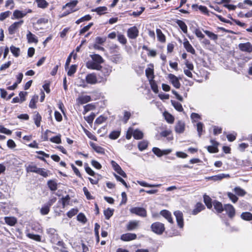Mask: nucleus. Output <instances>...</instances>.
Listing matches in <instances>:
<instances>
[{
    "label": "nucleus",
    "instance_id": "1",
    "mask_svg": "<svg viewBox=\"0 0 252 252\" xmlns=\"http://www.w3.org/2000/svg\"><path fill=\"white\" fill-rule=\"evenodd\" d=\"M56 201V198H54L50 199L48 202L43 205L40 209V212L42 215H46L48 214L50 211L51 206Z\"/></svg>",
    "mask_w": 252,
    "mask_h": 252
},
{
    "label": "nucleus",
    "instance_id": "2",
    "mask_svg": "<svg viewBox=\"0 0 252 252\" xmlns=\"http://www.w3.org/2000/svg\"><path fill=\"white\" fill-rule=\"evenodd\" d=\"M151 228L153 232L158 234H162L165 229L164 224L159 222L153 223Z\"/></svg>",
    "mask_w": 252,
    "mask_h": 252
},
{
    "label": "nucleus",
    "instance_id": "3",
    "mask_svg": "<svg viewBox=\"0 0 252 252\" xmlns=\"http://www.w3.org/2000/svg\"><path fill=\"white\" fill-rule=\"evenodd\" d=\"M101 72L104 77H102L101 79L99 80V82H105L107 80V77L112 72V67L108 65H106L101 68Z\"/></svg>",
    "mask_w": 252,
    "mask_h": 252
},
{
    "label": "nucleus",
    "instance_id": "4",
    "mask_svg": "<svg viewBox=\"0 0 252 252\" xmlns=\"http://www.w3.org/2000/svg\"><path fill=\"white\" fill-rule=\"evenodd\" d=\"M130 212L142 217L147 216V211L145 209L141 207H133L130 209Z\"/></svg>",
    "mask_w": 252,
    "mask_h": 252
},
{
    "label": "nucleus",
    "instance_id": "5",
    "mask_svg": "<svg viewBox=\"0 0 252 252\" xmlns=\"http://www.w3.org/2000/svg\"><path fill=\"white\" fill-rule=\"evenodd\" d=\"M224 210L226 212L228 216L231 219L233 218L235 216V209L230 204H225L224 206Z\"/></svg>",
    "mask_w": 252,
    "mask_h": 252
},
{
    "label": "nucleus",
    "instance_id": "6",
    "mask_svg": "<svg viewBox=\"0 0 252 252\" xmlns=\"http://www.w3.org/2000/svg\"><path fill=\"white\" fill-rule=\"evenodd\" d=\"M24 21L23 20H20L18 22H15L13 23L8 28V32L10 34H14L16 31L22 26L23 24Z\"/></svg>",
    "mask_w": 252,
    "mask_h": 252
},
{
    "label": "nucleus",
    "instance_id": "7",
    "mask_svg": "<svg viewBox=\"0 0 252 252\" xmlns=\"http://www.w3.org/2000/svg\"><path fill=\"white\" fill-rule=\"evenodd\" d=\"M238 47L239 49L242 52L248 53L252 52V44L249 42L240 43Z\"/></svg>",
    "mask_w": 252,
    "mask_h": 252
},
{
    "label": "nucleus",
    "instance_id": "8",
    "mask_svg": "<svg viewBox=\"0 0 252 252\" xmlns=\"http://www.w3.org/2000/svg\"><path fill=\"white\" fill-rule=\"evenodd\" d=\"M168 78L169 79L170 82L172 85L176 89H179L181 86L178 78L173 74H169L168 75Z\"/></svg>",
    "mask_w": 252,
    "mask_h": 252
},
{
    "label": "nucleus",
    "instance_id": "9",
    "mask_svg": "<svg viewBox=\"0 0 252 252\" xmlns=\"http://www.w3.org/2000/svg\"><path fill=\"white\" fill-rule=\"evenodd\" d=\"M145 73L149 81L151 82L153 80L155 77L154 72V65L153 64H150L148 65V67L145 70Z\"/></svg>",
    "mask_w": 252,
    "mask_h": 252
},
{
    "label": "nucleus",
    "instance_id": "10",
    "mask_svg": "<svg viewBox=\"0 0 252 252\" xmlns=\"http://www.w3.org/2000/svg\"><path fill=\"white\" fill-rule=\"evenodd\" d=\"M139 33V31L137 27L133 26L129 28L127 32V36L130 39L136 38Z\"/></svg>",
    "mask_w": 252,
    "mask_h": 252
},
{
    "label": "nucleus",
    "instance_id": "11",
    "mask_svg": "<svg viewBox=\"0 0 252 252\" xmlns=\"http://www.w3.org/2000/svg\"><path fill=\"white\" fill-rule=\"evenodd\" d=\"M153 152L158 157H160L164 155H168L172 152L171 149H166L164 150H161L160 149L154 147L152 149Z\"/></svg>",
    "mask_w": 252,
    "mask_h": 252
},
{
    "label": "nucleus",
    "instance_id": "12",
    "mask_svg": "<svg viewBox=\"0 0 252 252\" xmlns=\"http://www.w3.org/2000/svg\"><path fill=\"white\" fill-rule=\"evenodd\" d=\"M112 166L114 170L117 172L118 174L123 177H126V173L122 169L121 167L115 161L112 160L111 162Z\"/></svg>",
    "mask_w": 252,
    "mask_h": 252
},
{
    "label": "nucleus",
    "instance_id": "13",
    "mask_svg": "<svg viewBox=\"0 0 252 252\" xmlns=\"http://www.w3.org/2000/svg\"><path fill=\"white\" fill-rule=\"evenodd\" d=\"M86 81L90 84H95L97 83H100L97 80L96 75L94 73H90L86 76Z\"/></svg>",
    "mask_w": 252,
    "mask_h": 252
},
{
    "label": "nucleus",
    "instance_id": "14",
    "mask_svg": "<svg viewBox=\"0 0 252 252\" xmlns=\"http://www.w3.org/2000/svg\"><path fill=\"white\" fill-rule=\"evenodd\" d=\"M174 215L179 226L180 228H183L184 226L183 213L179 211H176L174 212Z\"/></svg>",
    "mask_w": 252,
    "mask_h": 252
},
{
    "label": "nucleus",
    "instance_id": "15",
    "mask_svg": "<svg viewBox=\"0 0 252 252\" xmlns=\"http://www.w3.org/2000/svg\"><path fill=\"white\" fill-rule=\"evenodd\" d=\"M137 235L134 233H127L121 236V239L123 241H129L136 239Z\"/></svg>",
    "mask_w": 252,
    "mask_h": 252
},
{
    "label": "nucleus",
    "instance_id": "16",
    "mask_svg": "<svg viewBox=\"0 0 252 252\" xmlns=\"http://www.w3.org/2000/svg\"><path fill=\"white\" fill-rule=\"evenodd\" d=\"M27 15V12L24 11L15 10L13 11L12 19H19L24 17Z\"/></svg>",
    "mask_w": 252,
    "mask_h": 252
},
{
    "label": "nucleus",
    "instance_id": "17",
    "mask_svg": "<svg viewBox=\"0 0 252 252\" xmlns=\"http://www.w3.org/2000/svg\"><path fill=\"white\" fill-rule=\"evenodd\" d=\"M91 101V97L90 95H80L77 99V101L80 104H83Z\"/></svg>",
    "mask_w": 252,
    "mask_h": 252
},
{
    "label": "nucleus",
    "instance_id": "18",
    "mask_svg": "<svg viewBox=\"0 0 252 252\" xmlns=\"http://www.w3.org/2000/svg\"><path fill=\"white\" fill-rule=\"evenodd\" d=\"M139 225V221L131 220L128 222L126 225V228L128 230H132L136 229Z\"/></svg>",
    "mask_w": 252,
    "mask_h": 252
},
{
    "label": "nucleus",
    "instance_id": "19",
    "mask_svg": "<svg viewBox=\"0 0 252 252\" xmlns=\"http://www.w3.org/2000/svg\"><path fill=\"white\" fill-rule=\"evenodd\" d=\"M185 125L182 121H178L175 126V131L177 133H183L185 130Z\"/></svg>",
    "mask_w": 252,
    "mask_h": 252
},
{
    "label": "nucleus",
    "instance_id": "20",
    "mask_svg": "<svg viewBox=\"0 0 252 252\" xmlns=\"http://www.w3.org/2000/svg\"><path fill=\"white\" fill-rule=\"evenodd\" d=\"M27 39L28 40V42L30 43H34L36 44L38 42L37 37L30 31L28 32Z\"/></svg>",
    "mask_w": 252,
    "mask_h": 252
},
{
    "label": "nucleus",
    "instance_id": "21",
    "mask_svg": "<svg viewBox=\"0 0 252 252\" xmlns=\"http://www.w3.org/2000/svg\"><path fill=\"white\" fill-rule=\"evenodd\" d=\"M211 142L212 144V146L207 147V150L210 153H217L218 152V143L214 140H211Z\"/></svg>",
    "mask_w": 252,
    "mask_h": 252
},
{
    "label": "nucleus",
    "instance_id": "22",
    "mask_svg": "<svg viewBox=\"0 0 252 252\" xmlns=\"http://www.w3.org/2000/svg\"><path fill=\"white\" fill-rule=\"evenodd\" d=\"M184 46L186 50L192 54H195V50L193 49L191 45L189 43V41L186 39L183 43Z\"/></svg>",
    "mask_w": 252,
    "mask_h": 252
},
{
    "label": "nucleus",
    "instance_id": "23",
    "mask_svg": "<svg viewBox=\"0 0 252 252\" xmlns=\"http://www.w3.org/2000/svg\"><path fill=\"white\" fill-rule=\"evenodd\" d=\"M160 215L165 218L170 223L173 222L171 213L167 210H162L160 213Z\"/></svg>",
    "mask_w": 252,
    "mask_h": 252
},
{
    "label": "nucleus",
    "instance_id": "24",
    "mask_svg": "<svg viewBox=\"0 0 252 252\" xmlns=\"http://www.w3.org/2000/svg\"><path fill=\"white\" fill-rule=\"evenodd\" d=\"M204 209L205 207L202 203H197L195 205L194 209L192 211V214L196 215Z\"/></svg>",
    "mask_w": 252,
    "mask_h": 252
},
{
    "label": "nucleus",
    "instance_id": "25",
    "mask_svg": "<svg viewBox=\"0 0 252 252\" xmlns=\"http://www.w3.org/2000/svg\"><path fill=\"white\" fill-rule=\"evenodd\" d=\"M4 220L5 223L10 226H14L17 222L16 218L13 217H6Z\"/></svg>",
    "mask_w": 252,
    "mask_h": 252
},
{
    "label": "nucleus",
    "instance_id": "26",
    "mask_svg": "<svg viewBox=\"0 0 252 252\" xmlns=\"http://www.w3.org/2000/svg\"><path fill=\"white\" fill-rule=\"evenodd\" d=\"M91 147L97 153L104 154V149L93 142L90 143Z\"/></svg>",
    "mask_w": 252,
    "mask_h": 252
},
{
    "label": "nucleus",
    "instance_id": "27",
    "mask_svg": "<svg viewBox=\"0 0 252 252\" xmlns=\"http://www.w3.org/2000/svg\"><path fill=\"white\" fill-rule=\"evenodd\" d=\"M213 205L215 209L219 213H221L224 210V206L219 201H214L213 202Z\"/></svg>",
    "mask_w": 252,
    "mask_h": 252
},
{
    "label": "nucleus",
    "instance_id": "28",
    "mask_svg": "<svg viewBox=\"0 0 252 252\" xmlns=\"http://www.w3.org/2000/svg\"><path fill=\"white\" fill-rule=\"evenodd\" d=\"M176 23L177 24V25L179 26L180 29L182 30V31L185 33H187L188 32V28L187 26L185 24L184 22H183L182 20H177Z\"/></svg>",
    "mask_w": 252,
    "mask_h": 252
},
{
    "label": "nucleus",
    "instance_id": "29",
    "mask_svg": "<svg viewBox=\"0 0 252 252\" xmlns=\"http://www.w3.org/2000/svg\"><path fill=\"white\" fill-rule=\"evenodd\" d=\"M41 120L42 117L41 115L38 112H35L33 116V120L37 127L40 126Z\"/></svg>",
    "mask_w": 252,
    "mask_h": 252
},
{
    "label": "nucleus",
    "instance_id": "30",
    "mask_svg": "<svg viewBox=\"0 0 252 252\" xmlns=\"http://www.w3.org/2000/svg\"><path fill=\"white\" fill-rule=\"evenodd\" d=\"M157 37L159 41L164 43L166 41L165 36L160 29H157Z\"/></svg>",
    "mask_w": 252,
    "mask_h": 252
},
{
    "label": "nucleus",
    "instance_id": "31",
    "mask_svg": "<svg viewBox=\"0 0 252 252\" xmlns=\"http://www.w3.org/2000/svg\"><path fill=\"white\" fill-rule=\"evenodd\" d=\"M228 177H229V174H220L216 176L211 177L209 178L212 179L214 181H219L221 180L223 178Z\"/></svg>",
    "mask_w": 252,
    "mask_h": 252
},
{
    "label": "nucleus",
    "instance_id": "32",
    "mask_svg": "<svg viewBox=\"0 0 252 252\" xmlns=\"http://www.w3.org/2000/svg\"><path fill=\"white\" fill-rule=\"evenodd\" d=\"M133 136L135 139H141L143 137V132L138 129L133 130Z\"/></svg>",
    "mask_w": 252,
    "mask_h": 252
},
{
    "label": "nucleus",
    "instance_id": "33",
    "mask_svg": "<svg viewBox=\"0 0 252 252\" xmlns=\"http://www.w3.org/2000/svg\"><path fill=\"white\" fill-rule=\"evenodd\" d=\"M171 103L174 108L178 111L182 112L184 110L182 104L179 102L171 100Z\"/></svg>",
    "mask_w": 252,
    "mask_h": 252
},
{
    "label": "nucleus",
    "instance_id": "34",
    "mask_svg": "<svg viewBox=\"0 0 252 252\" xmlns=\"http://www.w3.org/2000/svg\"><path fill=\"white\" fill-rule=\"evenodd\" d=\"M241 218L245 220H252V214L248 212L242 213Z\"/></svg>",
    "mask_w": 252,
    "mask_h": 252
},
{
    "label": "nucleus",
    "instance_id": "35",
    "mask_svg": "<svg viewBox=\"0 0 252 252\" xmlns=\"http://www.w3.org/2000/svg\"><path fill=\"white\" fill-rule=\"evenodd\" d=\"M91 57L94 62L98 64L103 63V60L102 58L99 55L94 54L91 56Z\"/></svg>",
    "mask_w": 252,
    "mask_h": 252
},
{
    "label": "nucleus",
    "instance_id": "36",
    "mask_svg": "<svg viewBox=\"0 0 252 252\" xmlns=\"http://www.w3.org/2000/svg\"><path fill=\"white\" fill-rule=\"evenodd\" d=\"M35 1L37 3V6L41 8H45L48 5V3L46 0H35Z\"/></svg>",
    "mask_w": 252,
    "mask_h": 252
},
{
    "label": "nucleus",
    "instance_id": "37",
    "mask_svg": "<svg viewBox=\"0 0 252 252\" xmlns=\"http://www.w3.org/2000/svg\"><path fill=\"white\" fill-rule=\"evenodd\" d=\"M38 98V96L37 95H34L32 97L29 103V107L30 108L32 109L36 108V103L37 101Z\"/></svg>",
    "mask_w": 252,
    "mask_h": 252
},
{
    "label": "nucleus",
    "instance_id": "38",
    "mask_svg": "<svg viewBox=\"0 0 252 252\" xmlns=\"http://www.w3.org/2000/svg\"><path fill=\"white\" fill-rule=\"evenodd\" d=\"M233 191L237 195L241 196H243L246 194V192L239 187H235Z\"/></svg>",
    "mask_w": 252,
    "mask_h": 252
},
{
    "label": "nucleus",
    "instance_id": "39",
    "mask_svg": "<svg viewBox=\"0 0 252 252\" xmlns=\"http://www.w3.org/2000/svg\"><path fill=\"white\" fill-rule=\"evenodd\" d=\"M114 209H110L109 208L104 211V215L106 220H109L111 216L113 215Z\"/></svg>",
    "mask_w": 252,
    "mask_h": 252
},
{
    "label": "nucleus",
    "instance_id": "40",
    "mask_svg": "<svg viewBox=\"0 0 252 252\" xmlns=\"http://www.w3.org/2000/svg\"><path fill=\"white\" fill-rule=\"evenodd\" d=\"M87 67L90 69H99V65L94 62H88L86 64Z\"/></svg>",
    "mask_w": 252,
    "mask_h": 252
},
{
    "label": "nucleus",
    "instance_id": "41",
    "mask_svg": "<svg viewBox=\"0 0 252 252\" xmlns=\"http://www.w3.org/2000/svg\"><path fill=\"white\" fill-rule=\"evenodd\" d=\"M204 32L211 39L214 41H216L218 39V36L217 34L207 30L204 31Z\"/></svg>",
    "mask_w": 252,
    "mask_h": 252
},
{
    "label": "nucleus",
    "instance_id": "42",
    "mask_svg": "<svg viewBox=\"0 0 252 252\" xmlns=\"http://www.w3.org/2000/svg\"><path fill=\"white\" fill-rule=\"evenodd\" d=\"M48 186L49 189L52 191L57 189V183L54 180H50L48 182Z\"/></svg>",
    "mask_w": 252,
    "mask_h": 252
},
{
    "label": "nucleus",
    "instance_id": "43",
    "mask_svg": "<svg viewBox=\"0 0 252 252\" xmlns=\"http://www.w3.org/2000/svg\"><path fill=\"white\" fill-rule=\"evenodd\" d=\"M107 8L105 6H100L97 7L94 9H92V11L96 12L99 15H101L105 13Z\"/></svg>",
    "mask_w": 252,
    "mask_h": 252
},
{
    "label": "nucleus",
    "instance_id": "44",
    "mask_svg": "<svg viewBox=\"0 0 252 252\" xmlns=\"http://www.w3.org/2000/svg\"><path fill=\"white\" fill-rule=\"evenodd\" d=\"M78 1L77 0H73L67 3L64 6L63 8L68 7L70 8V10H73L72 9L77 4Z\"/></svg>",
    "mask_w": 252,
    "mask_h": 252
},
{
    "label": "nucleus",
    "instance_id": "45",
    "mask_svg": "<svg viewBox=\"0 0 252 252\" xmlns=\"http://www.w3.org/2000/svg\"><path fill=\"white\" fill-rule=\"evenodd\" d=\"M38 168L33 164H30L26 167V171L27 172H34L37 173Z\"/></svg>",
    "mask_w": 252,
    "mask_h": 252
},
{
    "label": "nucleus",
    "instance_id": "46",
    "mask_svg": "<svg viewBox=\"0 0 252 252\" xmlns=\"http://www.w3.org/2000/svg\"><path fill=\"white\" fill-rule=\"evenodd\" d=\"M164 117L166 121L170 124H172L174 122V118L172 115L167 112H165L163 114Z\"/></svg>",
    "mask_w": 252,
    "mask_h": 252
},
{
    "label": "nucleus",
    "instance_id": "47",
    "mask_svg": "<svg viewBox=\"0 0 252 252\" xmlns=\"http://www.w3.org/2000/svg\"><path fill=\"white\" fill-rule=\"evenodd\" d=\"M26 235L28 238L33 239L36 241L40 242L41 241V237L39 235L28 233L26 234Z\"/></svg>",
    "mask_w": 252,
    "mask_h": 252
},
{
    "label": "nucleus",
    "instance_id": "48",
    "mask_svg": "<svg viewBox=\"0 0 252 252\" xmlns=\"http://www.w3.org/2000/svg\"><path fill=\"white\" fill-rule=\"evenodd\" d=\"M203 198L204 203H205L207 208L209 209H211L212 207L211 198L209 196L206 195H204Z\"/></svg>",
    "mask_w": 252,
    "mask_h": 252
},
{
    "label": "nucleus",
    "instance_id": "49",
    "mask_svg": "<svg viewBox=\"0 0 252 252\" xmlns=\"http://www.w3.org/2000/svg\"><path fill=\"white\" fill-rule=\"evenodd\" d=\"M95 108V106L94 104L91 103L86 105L84 106V112L83 113L85 114L88 112L94 109Z\"/></svg>",
    "mask_w": 252,
    "mask_h": 252
},
{
    "label": "nucleus",
    "instance_id": "50",
    "mask_svg": "<svg viewBox=\"0 0 252 252\" xmlns=\"http://www.w3.org/2000/svg\"><path fill=\"white\" fill-rule=\"evenodd\" d=\"M148 144V143L147 141L143 140L140 141L138 145V149L140 151H142L147 148Z\"/></svg>",
    "mask_w": 252,
    "mask_h": 252
},
{
    "label": "nucleus",
    "instance_id": "51",
    "mask_svg": "<svg viewBox=\"0 0 252 252\" xmlns=\"http://www.w3.org/2000/svg\"><path fill=\"white\" fill-rule=\"evenodd\" d=\"M10 49L11 53L15 57H17L19 56L20 50L19 48L16 47L14 46H11L10 47Z\"/></svg>",
    "mask_w": 252,
    "mask_h": 252
},
{
    "label": "nucleus",
    "instance_id": "52",
    "mask_svg": "<svg viewBox=\"0 0 252 252\" xmlns=\"http://www.w3.org/2000/svg\"><path fill=\"white\" fill-rule=\"evenodd\" d=\"M192 7L193 8H194L195 7H198V9L202 12H203V13L204 14H208V9L205 6H203V5H199L198 6V5L197 4H193L192 5Z\"/></svg>",
    "mask_w": 252,
    "mask_h": 252
},
{
    "label": "nucleus",
    "instance_id": "53",
    "mask_svg": "<svg viewBox=\"0 0 252 252\" xmlns=\"http://www.w3.org/2000/svg\"><path fill=\"white\" fill-rule=\"evenodd\" d=\"M227 196L230 199V200L233 203H235L237 202L238 200V198L237 197V196L235 194H234L233 193L230 192H228L227 193Z\"/></svg>",
    "mask_w": 252,
    "mask_h": 252
},
{
    "label": "nucleus",
    "instance_id": "54",
    "mask_svg": "<svg viewBox=\"0 0 252 252\" xmlns=\"http://www.w3.org/2000/svg\"><path fill=\"white\" fill-rule=\"evenodd\" d=\"M91 18H92V17L90 15H86L81 17V18L78 19L76 21L75 23L77 24H79L80 23H81L84 21H89L91 19Z\"/></svg>",
    "mask_w": 252,
    "mask_h": 252
},
{
    "label": "nucleus",
    "instance_id": "55",
    "mask_svg": "<svg viewBox=\"0 0 252 252\" xmlns=\"http://www.w3.org/2000/svg\"><path fill=\"white\" fill-rule=\"evenodd\" d=\"M122 60V56L120 55H115L111 57V60L113 62L118 63H120Z\"/></svg>",
    "mask_w": 252,
    "mask_h": 252
},
{
    "label": "nucleus",
    "instance_id": "56",
    "mask_svg": "<svg viewBox=\"0 0 252 252\" xmlns=\"http://www.w3.org/2000/svg\"><path fill=\"white\" fill-rule=\"evenodd\" d=\"M107 118L102 115L98 117L95 121V124L97 125H100L106 121Z\"/></svg>",
    "mask_w": 252,
    "mask_h": 252
},
{
    "label": "nucleus",
    "instance_id": "57",
    "mask_svg": "<svg viewBox=\"0 0 252 252\" xmlns=\"http://www.w3.org/2000/svg\"><path fill=\"white\" fill-rule=\"evenodd\" d=\"M95 117V114L94 113H92L90 116L85 117L84 119L89 124H91L93 123Z\"/></svg>",
    "mask_w": 252,
    "mask_h": 252
},
{
    "label": "nucleus",
    "instance_id": "58",
    "mask_svg": "<svg viewBox=\"0 0 252 252\" xmlns=\"http://www.w3.org/2000/svg\"><path fill=\"white\" fill-rule=\"evenodd\" d=\"M50 140L51 142L56 144L61 143L62 140L61 138V135L59 134L56 136L50 138Z\"/></svg>",
    "mask_w": 252,
    "mask_h": 252
},
{
    "label": "nucleus",
    "instance_id": "59",
    "mask_svg": "<svg viewBox=\"0 0 252 252\" xmlns=\"http://www.w3.org/2000/svg\"><path fill=\"white\" fill-rule=\"evenodd\" d=\"M77 220L83 223L87 222V218L83 213H79L77 217Z\"/></svg>",
    "mask_w": 252,
    "mask_h": 252
},
{
    "label": "nucleus",
    "instance_id": "60",
    "mask_svg": "<svg viewBox=\"0 0 252 252\" xmlns=\"http://www.w3.org/2000/svg\"><path fill=\"white\" fill-rule=\"evenodd\" d=\"M120 135L119 131H113L109 134V138L111 139H116L118 138Z\"/></svg>",
    "mask_w": 252,
    "mask_h": 252
},
{
    "label": "nucleus",
    "instance_id": "61",
    "mask_svg": "<svg viewBox=\"0 0 252 252\" xmlns=\"http://www.w3.org/2000/svg\"><path fill=\"white\" fill-rule=\"evenodd\" d=\"M106 40V37H96L95 39V43L97 44L102 45L103 44Z\"/></svg>",
    "mask_w": 252,
    "mask_h": 252
},
{
    "label": "nucleus",
    "instance_id": "62",
    "mask_svg": "<svg viewBox=\"0 0 252 252\" xmlns=\"http://www.w3.org/2000/svg\"><path fill=\"white\" fill-rule=\"evenodd\" d=\"M70 197L69 195H66L64 197H63L62 199V202L63 207L64 208L66 205L69 204Z\"/></svg>",
    "mask_w": 252,
    "mask_h": 252
},
{
    "label": "nucleus",
    "instance_id": "63",
    "mask_svg": "<svg viewBox=\"0 0 252 252\" xmlns=\"http://www.w3.org/2000/svg\"><path fill=\"white\" fill-rule=\"evenodd\" d=\"M118 41L123 44H126L127 40L125 36L122 34H118L117 35Z\"/></svg>",
    "mask_w": 252,
    "mask_h": 252
},
{
    "label": "nucleus",
    "instance_id": "64",
    "mask_svg": "<svg viewBox=\"0 0 252 252\" xmlns=\"http://www.w3.org/2000/svg\"><path fill=\"white\" fill-rule=\"evenodd\" d=\"M93 25V23H90L86 26H85L83 28L80 30V34H83L88 31Z\"/></svg>",
    "mask_w": 252,
    "mask_h": 252
}]
</instances>
